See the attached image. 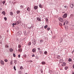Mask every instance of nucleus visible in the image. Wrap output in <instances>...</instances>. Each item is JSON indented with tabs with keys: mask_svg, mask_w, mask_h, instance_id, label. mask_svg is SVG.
<instances>
[{
	"mask_svg": "<svg viewBox=\"0 0 74 74\" xmlns=\"http://www.w3.org/2000/svg\"><path fill=\"white\" fill-rule=\"evenodd\" d=\"M67 16V14L65 13L64 14L63 16V18H66V17Z\"/></svg>",
	"mask_w": 74,
	"mask_h": 74,
	"instance_id": "1",
	"label": "nucleus"
},
{
	"mask_svg": "<svg viewBox=\"0 0 74 74\" xmlns=\"http://www.w3.org/2000/svg\"><path fill=\"white\" fill-rule=\"evenodd\" d=\"M59 20L60 22H63V19L62 18H59Z\"/></svg>",
	"mask_w": 74,
	"mask_h": 74,
	"instance_id": "2",
	"label": "nucleus"
},
{
	"mask_svg": "<svg viewBox=\"0 0 74 74\" xmlns=\"http://www.w3.org/2000/svg\"><path fill=\"white\" fill-rule=\"evenodd\" d=\"M62 66H66V63L65 62H63L61 64Z\"/></svg>",
	"mask_w": 74,
	"mask_h": 74,
	"instance_id": "3",
	"label": "nucleus"
},
{
	"mask_svg": "<svg viewBox=\"0 0 74 74\" xmlns=\"http://www.w3.org/2000/svg\"><path fill=\"white\" fill-rule=\"evenodd\" d=\"M17 34H18V35L20 36H21V34H22V32H21V31H19L18 33Z\"/></svg>",
	"mask_w": 74,
	"mask_h": 74,
	"instance_id": "4",
	"label": "nucleus"
},
{
	"mask_svg": "<svg viewBox=\"0 0 74 74\" xmlns=\"http://www.w3.org/2000/svg\"><path fill=\"white\" fill-rule=\"evenodd\" d=\"M0 62L1 63L2 65H4V62L3 61L1 60L0 61Z\"/></svg>",
	"mask_w": 74,
	"mask_h": 74,
	"instance_id": "5",
	"label": "nucleus"
},
{
	"mask_svg": "<svg viewBox=\"0 0 74 74\" xmlns=\"http://www.w3.org/2000/svg\"><path fill=\"white\" fill-rule=\"evenodd\" d=\"M22 49L21 48H19L18 49V52H22Z\"/></svg>",
	"mask_w": 74,
	"mask_h": 74,
	"instance_id": "6",
	"label": "nucleus"
},
{
	"mask_svg": "<svg viewBox=\"0 0 74 74\" xmlns=\"http://www.w3.org/2000/svg\"><path fill=\"white\" fill-rule=\"evenodd\" d=\"M34 41V43L33 42H32V43L33 44V45H36V40H33Z\"/></svg>",
	"mask_w": 74,
	"mask_h": 74,
	"instance_id": "7",
	"label": "nucleus"
},
{
	"mask_svg": "<svg viewBox=\"0 0 74 74\" xmlns=\"http://www.w3.org/2000/svg\"><path fill=\"white\" fill-rule=\"evenodd\" d=\"M27 11H29H29H30V8L29 7H27Z\"/></svg>",
	"mask_w": 74,
	"mask_h": 74,
	"instance_id": "8",
	"label": "nucleus"
},
{
	"mask_svg": "<svg viewBox=\"0 0 74 74\" xmlns=\"http://www.w3.org/2000/svg\"><path fill=\"white\" fill-rule=\"evenodd\" d=\"M37 19L38 21H41V19L40 18H39V17H37Z\"/></svg>",
	"mask_w": 74,
	"mask_h": 74,
	"instance_id": "9",
	"label": "nucleus"
},
{
	"mask_svg": "<svg viewBox=\"0 0 74 74\" xmlns=\"http://www.w3.org/2000/svg\"><path fill=\"white\" fill-rule=\"evenodd\" d=\"M64 9L65 10H67L68 8H67V6H66V5H65L64 6Z\"/></svg>",
	"mask_w": 74,
	"mask_h": 74,
	"instance_id": "10",
	"label": "nucleus"
},
{
	"mask_svg": "<svg viewBox=\"0 0 74 74\" xmlns=\"http://www.w3.org/2000/svg\"><path fill=\"white\" fill-rule=\"evenodd\" d=\"M36 48H34L32 50V51L33 52H36Z\"/></svg>",
	"mask_w": 74,
	"mask_h": 74,
	"instance_id": "11",
	"label": "nucleus"
},
{
	"mask_svg": "<svg viewBox=\"0 0 74 74\" xmlns=\"http://www.w3.org/2000/svg\"><path fill=\"white\" fill-rule=\"evenodd\" d=\"M70 7H71V8H73V7H74V5L73 4H71Z\"/></svg>",
	"mask_w": 74,
	"mask_h": 74,
	"instance_id": "12",
	"label": "nucleus"
},
{
	"mask_svg": "<svg viewBox=\"0 0 74 74\" xmlns=\"http://www.w3.org/2000/svg\"><path fill=\"white\" fill-rule=\"evenodd\" d=\"M38 8V6H35L34 7V10H36V9Z\"/></svg>",
	"mask_w": 74,
	"mask_h": 74,
	"instance_id": "13",
	"label": "nucleus"
},
{
	"mask_svg": "<svg viewBox=\"0 0 74 74\" xmlns=\"http://www.w3.org/2000/svg\"><path fill=\"white\" fill-rule=\"evenodd\" d=\"M70 18H71V19L73 18V14H71L70 16Z\"/></svg>",
	"mask_w": 74,
	"mask_h": 74,
	"instance_id": "14",
	"label": "nucleus"
},
{
	"mask_svg": "<svg viewBox=\"0 0 74 74\" xmlns=\"http://www.w3.org/2000/svg\"><path fill=\"white\" fill-rule=\"evenodd\" d=\"M2 14H3V15H5V11H3L2 12Z\"/></svg>",
	"mask_w": 74,
	"mask_h": 74,
	"instance_id": "15",
	"label": "nucleus"
},
{
	"mask_svg": "<svg viewBox=\"0 0 74 74\" xmlns=\"http://www.w3.org/2000/svg\"><path fill=\"white\" fill-rule=\"evenodd\" d=\"M9 50L10 52H13V49L12 48L10 49Z\"/></svg>",
	"mask_w": 74,
	"mask_h": 74,
	"instance_id": "16",
	"label": "nucleus"
},
{
	"mask_svg": "<svg viewBox=\"0 0 74 74\" xmlns=\"http://www.w3.org/2000/svg\"><path fill=\"white\" fill-rule=\"evenodd\" d=\"M42 64H45V62L44 61H43L42 62Z\"/></svg>",
	"mask_w": 74,
	"mask_h": 74,
	"instance_id": "17",
	"label": "nucleus"
},
{
	"mask_svg": "<svg viewBox=\"0 0 74 74\" xmlns=\"http://www.w3.org/2000/svg\"><path fill=\"white\" fill-rule=\"evenodd\" d=\"M31 44H32V43H31V42H29L28 44V46L30 45H31Z\"/></svg>",
	"mask_w": 74,
	"mask_h": 74,
	"instance_id": "18",
	"label": "nucleus"
},
{
	"mask_svg": "<svg viewBox=\"0 0 74 74\" xmlns=\"http://www.w3.org/2000/svg\"><path fill=\"white\" fill-rule=\"evenodd\" d=\"M59 61L60 62V63H62V62H63V60H62V59H61V60H60Z\"/></svg>",
	"mask_w": 74,
	"mask_h": 74,
	"instance_id": "19",
	"label": "nucleus"
},
{
	"mask_svg": "<svg viewBox=\"0 0 74 74\" xmlns=\"http://www.w3.org/2000/svg\"><path fill=\"white\" fill-rule=\"evenodd\" d=\"M69 62H71L72 61V60L71 58H69Z\"/></svg>",
	"mask_w": 74,
	"mask_h": 74,
	"instance_id": "20",
	"label": "nucleus"
},
{
	"mask_svg": "<svg viewBox=\"0 0 74 74\" xmlns=\"http://www.w3.org/2000/svg\"><path fill=\"white\" fill-rule=\"evenodd\" d=\"M18 48H21V45H18Z\"/></svg>",
	"mask_w": 74,
	"mask_h": 74,
	"instance_id": "21",
	"label": "nucleus"
},
{
	"mask_svg": "<svg viewBox=\"0 0 74 74\" xmlns=\"http://www.w3.org/2000/svg\"><path fill=\"white\" fill-rule=\"evenodd\" d=\"M5 48H8V47H9L8 45H5Z\"/></svg>",
	"mask_w": 74,
	"mask_h": 74,
	"instance_id": "22",
	"label": "nucleus"
},
{
	"mask_svg": "<svg viewBox=\"0 0 74 74\" xmlns=\"http://www.w3.org/2000/svg\"><path fill=\"white\" fill-rule=\"evenodd\" d=\"M65 22H64V24H63V25H65V23H67V21H65Z\"/></svg>",
	"mask_w": 74,
	"mask_h": 74,
	"instance_id": "23",
	"label": "nucleus"
},
{
	"mask_svg": "<svg viewBox=\"0 0 74 74\" xmlns=\"http://www.w3.org/2000/svg\"><path fill=\"white\" fill-rule=\"evenodd\" d=\"M18 74H22V71H20L18 72Z\"/></svg>",
	"mask_w": 74,
	"mask_h": 74,
	"instance_id": "24",
	"label": "nucleus"
},
{
	"mask_svg": "<svg viewBox=\"0 0 74 74\" xmlns=\"http://www.w3.org/2000/svg\"><path fill=\"white\" fill-rule=\"evenodd\" d=\"M28 62H29V63H32V62H33V61L29 60L28 61Z\"/></svg>",
	"mask_w": 74,
	"mask_h": 74,
	"instance_id": "25",
	"label": "nucleus"
},
{
	"mask_svg": "<svg viewBox=\"0 0 74 74\" xmlns=\"http://www.w3.org/2000/svg\"><path fill=\"white\" fill-rule=\"evenodd\" d=\"M20 70H23V67L22 66H21L20 68Z\"/></svg>",
	"mask_w": 74,
	"mask_h": 74,
	"instance_id": "26",
	"label": "nucleus"
},
{
	"mask_svg": "<svg viewBox=\"0 0 74 74\" xmlns=\"http://www.w3.org/2000/svg\"><path fill=\"white\" fill-rule=\"evenodd\" d=\"M16 12H17V14H19V13H20V11H17Z\"/></svg>",
	"mask_w": 74,
	"mask_h": 74,
	"instance_id": "27",
	"label": "nucleus"
},
{
	"mask_svg": "<svg viewBox=\"0 0 74 74\" xmlns=\"http://www.w3.org/2000/svg\"><path fill=\"white\" fill-rule=\"evenodd\" d=\"M10 14L11 15H13V13H12V12H10Z\"/></svg>",
	"mask_w": 74,
	"mask_h": 74,
	"instance_id": "28",
	"label": "nucleus"
},
{
	"mask_svg": "<svg viewBox=\"0 0 74 74\" xmlns=\"http://www.w3.org/2000/svg\"><path fill=\"white\" fill-rule=\"evenodd\" d=\"M47 27H48V25H47L44 27V28L45 29H47Z\"/></svg>",
	"mask_w": 74,
	"mask_h": 74,
	"instance_id": "29",
	"label": "nucleus"
},
{
	"mask_svg": "<svg viewBox=\"0 0 74 74\" xmlns=\"http://www.w3.org/2000/svg\"><path fill=\"white\" fill-rule=\"evenodd\" d=\"M4 61L5 62H8V60L7 59H5Z\"/></svg>",
	"mask_w": 74,
	"mask_h": 74,
	"instance_id": "30",
	"label": "nucleus"
},
{
	"mask_svg": "<svg viewBox=\"0 0 74 74\" xmlns=\"http://www.w3.org/2000/svg\"><path fill=\"white\" fill-rule=\"evenodd\" d=\"M68 69V67L67 66H66V67H65V69L66 70Z\"/></svg>",
	"mask_w": 74,
	"mask_h": 74,
	"instance_id": "31",
	"label": "nucleus"
},
{
	"mask_svg": "<svg viewBox=\"0 0 74 74\" xmlns=\"http://www.w3.org/2000/svg\"><path fill=\"white\" fill-rule=\"evenodd\" d=\"M39 7L40 8H42V5L41 4L39 5Z\"/></svg>",
	"mask_w": 74,
	"mask_h": 74,
	"instance_id": "32",
	"label": "nucleus"
},
{
	"mask_svg": "<svg viewBox=\"0 0 74 74\" xmlns=\"http://www.w3.org/2000/svg\"><path fill=\"white\" fill-rule=\"evenodd\" d=\"M5 1H3L2 2V3H3V4H5Z\"/></svg>",
	"mask_w": 74,
	"mask_h": 74,
	"instance_id": "33",
	"label": "nucleus"
},
{
	"mask_svg": "<svg viewBox=\"0 0 74 74\" xmlns=\"http://www.w3.org/2000/svg\"><path fill=\"white\" fill-rule=\"evenodd\" d=\"M50 28L49 27L47 28V30H48V31H49V30H50Z\"/></svg>",
	"mask_w": 74,
	"mask_h": 74,
	"instance_id": "34",
	"label": "nucleus"
},
{
	"mask_svg": "<svg viewBox=\"0 0 74 74\" xmlns=\"http://www.w3.org/2000/svg\"><path fill=\"white\" fill-rule=\"evenodd\" d=\"M4 19L5 21H7V17H5L4 18Z\"/></svg>",
	"mask_w": 74,
	"mask_h": 74,
	"instance_id": "35",
	"label": "nucleus"
},
{
	"mask_svg": "<svg viewBox=\"0 0 74 74\" xmlns=\"http://www.w3.org/2000/svg\"><path fill=\"white\" fill-rule=\"evenodd\" d=\"M60 56H57L58 59H60Z\"/></svg>",
	"mask_w": 74,
	"mask_h": 74,
	"instance_id": "36",
	"label": "nucleus"
},
{
	"mask_svg": "<svg viewBox=\"0 0 74 74\" xmlns=\"http://www.w3.org/2000/svg\"><path fill=\"white\" fill-rule=\"evenodd\" d=\"M43 40H40V42H43Z\"/></svg>",
	"mask_w": 74,
	"mask_h": 74,
	"instance_id": "37",
	"label": "nucleus"
},
{
	"mask_svg": "<svg viewBox=\"0 0 74 74\" xmlns=\"http://www.w3.org/2000/svg\"><path fill=\"white\" fill-rule=\"evenodd\" d=\"M12 26H13V27H15V26H14V25H15V23H13L12 24Z\"/></svg>",
	"mask_w": 74,
	"mask_h": 74,
	"instance_id": "38",
	"label": "nucleus"
},
{
	"mask_svg": "<svg viewBox=\"0 0 74 74\" xmlns=\"http://www.w3.org/2000/svg\"><path fill=\"white\" fill-rule=\"evenodd\" d=\"M38 50L39 51H40V50H41V49H40V48H37Z\"/></svg>",
	"mask_w": 74,
	"mask_h": 74,
	"instance_id": "39",
	"label": "nucleus"
},
{
	"mask_svg": "<svg viewBox=\"0 0 74 74\" xmlns=\"http://www.w3.org/2000/svg\"><path fill=\"white\" fill-rule=\"evenodd\" d=\"M44 53H45V54H47V51H45L44 52Z\"/></svg>",
	"mask_w": 74,
	"mask_h": 74,
	"instance_id": "40",
	"label": "nucleus"
},
{
	"mask_svg": "<svg viewBox=\"0 0 74 74\" xmlns=\"http://www.w3.org/2000/svg\"><path fill=\"white\" fill-rule=\"evenodd\" d=\"M10 64H12L13 63H12V61H11L10 62Z\"/></svg>",
	"mask_w": 74,
	"mask_h": 74,
	"instance_id": "41",
	"label": "nucleus"
},
{
	"mask_svg": "<svg viewBox=\"0 0 74 74\" xmlns=\"http://www.w3.org/2000/svg\"><path fill=\"white\" fill-rule=\"evenodd\" d=\"M36 59H38V56H36Z\"/></svg>",
	"mask_w": 74,
	"mask_h": 74,
	"instance_id": "42",
	"label": "nucleus"
},
{
	"mask_svg": "<svg viewBox=\"0 0 74 74\" xmlns=\"http://www.w3.org/2000/svg\"><path fill=\"white\" fill-rule=\"evenodd\" d=\"M13 56L14 57H16V56H15V54L14 53H13Z\"/></svg>",
	"mask_w": 74,
	"mask_h": 74,
	"instance_id": "43",
	"label": "nucleus"
},
{
	"mask_svg": "<svg viewBox=\"0 0 74 74\" xmlns=\"http://www.w3.org/2000/svg\"><path fill=\"white\" fill-rule=\"evenodd\" d=\"M59 25H60V26H62V24L61 23H59Z\"/></svg>",
	"mask_w": 74,
	"mask_h": 74,
	"instance_id": "44",
	"label": "nucleus"
},
{
	"mask_svg": "<svg viewBox=\"0 0 74 74\" xmlns=\"http://www.w3.org/2000/svg\"><path fill=\"white\" fill-rule=\"evenodd\" d=\"M46 20L47 22H48V19L47 18H46Z\"/></svg>",
	"mask_w": 74,
	"mask_h": 74,
	"instance_id": "45",
	"label": "nucleus"
},
{
	"mask_svg": "<svg viewBox=\"0 0 74 74\" xmlns=\"http://www.w3.org/2000/svg\"><path fill=\"white\" fill-rule=\"evenodd\" d=\"M14 70L16 71V69H15V66H14Z\"/></svg>",
	"mask_w": 74,
	"mask_h": 74,
	"instance_id": "46",
	"label": "nucleus"
},
{
	"mask_svg": "<svg viewBox=\"0 0 74 74\" xmlns=\"http://www.w3.org/2000/svg\"><path fill=\"white\" fill-rule=\"evenodd\" d=\"M32 57H34L35 56V55L34 54H33L32 56Z\"/></svg>",
	"mask_w": 74,
	"mask_h": 74,
	"instance_id": "47",
	"label": "nucleus"
},
{
	"mask_svg": "<svg viewBox=\"0 0 74 74\" xmlns=\"http://www.w3.org/2000/svg\"><path fill=\"white\" fill-rule=\"evenodd\" d=\"M20 56H21V55H18V58H20Z\"/></svg>",
	"mask_w": 74,
	"mask_h": 74,
	"instance_id": "48",
	"label": "nucleus"
},
{
	"mask_svg": "<svg viewBox=\"0 0 74 74\" xmlns=\"http://www.w3.org/2000/svg\"><path fill=\"white\" fill-rule=\"evenodd\" d=\"M20 7L21 8H23V6H22V5H21L20 6Z\"/></svg>",
	"mask_w": 74,
	"mask_h": 74,
	"instance_id": "49",
	"label": "nucleus"
},
{
	"mask_svg": "<svg viewBox=\"0 0 74 74\" xmlns=\"http://www.w3.org/2000/svg\"><path fill=\"white\" fill-rule=\"evenodd\" d=\"M41 51H39V53H41Z\"/></svg>",
	"mask_w": 74,
	"mask_h": 74,
	"instance_id": "50",
	"label": "nucleus"
},
{
	"mask_svg": "<svg viewBox=\"0 0 74 74\" xmlns=\"http://www.w3.org/2000/svg\"><path fill=\"white\" fill-rule=\"evenodd\" d=\"M72 27H73V29H74V25L72 26Z\"/></svg>",
	"mask_w": 74,
	"mask_h": 74,
	"instance_id": "51",
	"label": "nucleus"
},
{
	"mask_svg": "<svg viewBox=\"0 0 74 74\" xmlns=\"http://www.w3.org/2000/svg\"><path fill=\"white\" fill-rule=\"evenodd\" d=\"M73 69H74V64H73Z\"/></svg>",
	"mask_w": 74,
	"mask_h": 74,
	"instance_id": "52",
	"label": "nucleus"
},
{
	"mask_svg": "<svg viewBox=\"0 0 74 74\" xmlns=\"http://www.w3.org/2000/svg\"><path fill=\"white\" fill-rule=\"evenodd\" d=\"M41 73H42V70H41Z\"/></svg>",
	"mask_w": 74,
	"mask_h": 74,
	"instance_id": "53",
	"label": "nucleus"
},
{
	"mask_svg": "<svg viewBox=\"0 0 74 74\" xmlns=\"http://www.w3.org/2000/svg\"><path fill=\"white\" fill-rule=\"evenodd\" d=\"M18 25L17 24H16L15 23H14V25Z\"/></svg>",
	"mask_w": 74,
	"mask_h": 74,
	"instance_id": "54",
	"label": "nucleus"
},
{
	"mask_svg": "<svg viewBox=\"0 0 74 74\" xmlns=\"http://www.w3.org/2000/svg\"><path fill=\"white\" fill-rule=\"evenodd\" d=\"M17 23H18V24H19V22H18V21L17 22Z\"/></svg>",
	"mask_w": 74,
	"mask_h": 74,
	"instance_id": "55",
	"label": "nucleus"
},
{
	"mask_svg": "<svg viewBox=\"0 0 74 74\" xmlns=\"http://www.w3.org/2000/svg\"><path fill=\"white\" fill-rule=\"evenodd\" d=\"M73 52H74V51L72 52V53H73Z\"/></svg>",
	"mask_w": 74,
	"mask_h": 74,
	"instance_id": "56",
	"label": "nucleus"
},
{
	"mask_svg": "<svg viewBox=\"0 0 74 74\" xmlns=\"http://www.w3.org/2000/svg\"><path fill=\"white\" fill-rule=\"evenodd\" d=\"M15 23H16V24H17V22Z\"/></svg>",
	"mask_w": 74,
	"mask_h": 74,
	"instance_id": "57",
	"label": "nucleus"
},
{
	"mask_svg": "<svg viewBox=\"0 0 74 74\" xmlns=\"http://www.w3.org/2000/svg\"><path fill=\"white\" fill-rule=\"evenodd\" d=\"M25 58H26V56H25Z\"/></svg>",
	"mask_w": 74,
	"mask_h": 74,
	"instance_id": "58",
	"label": "nucleus"
},
{
	"mask_svg": "<svg viewBox=\"0 0 74 74\" xmlns=\"http://www.w3.org/2000/svg\"><path fill=\"white\" fill-rule=\"evenodd\" d=\"M72 74H74V73H73Z\"/></svg>",
	"mask_w": 74,
	"mask_h": 74,
	"instance_id": "59",
	"label": "nucleus"
}]
</instances>
